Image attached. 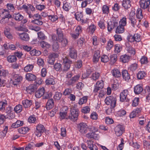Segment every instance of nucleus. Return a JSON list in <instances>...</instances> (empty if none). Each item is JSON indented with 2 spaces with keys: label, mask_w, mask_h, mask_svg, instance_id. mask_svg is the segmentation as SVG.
Here are the masks:
<instances>
[{
  "label": "nucleus",
  "mask_w": 150,
  "mask_h": 150,
  "mask_svg": "<svg viewBox=\"0 0 150 150\" xmlns=\"http://www.w3.org/2000/svg\"><path fill=\"white\" fill-rule=\"evenodd\" d=\"M13 83L14 85H16L22 80V77L18 74H15L13 76Z\"/></svg>",
  "instance_id": "f8f14e48"
},
{
  "label": "nucleus",
  "mask_w": 150,
  "mask_h": 150,
  "mask_svg": "<svg viewBox=\"0 0 150 150\" xmlns=\"http://www.w3.org/2000/svg\"><path fill=\"white\" fill-rule=\"evenodd\" d=\"M90 111V108L88 106H86L82 108L81 111L84 113H88Z\"/></svg>",
  "instance_id": "680f3d73"
},
{
  "label": "nucleus",
  "mask_w": 150,
  "mask_h": 150,
  "mask_svg": "<svg viewBox=\"0 0 150 150\" xmlns=\"http://www.w3.org/2000/svg\"><path fill=\"white\" fill-rule=\"evenodd\" d=\"M100 56V52L99 50L95 51L93 57V62H97L98 61Z\"/></svg>",
  "instance_id": "c756f323"
},
{
  "label": "nucleus",
  "mask_w": 150,
  "mask_h": 150,
  "mask_svg": "<svg viewBox=\"0 0 150 150\" xmlns=\"http://www.w3.org/2000/svg\"><path fill=\"white\" fill-rule=\"evenodd\" d=\"M14 110L16 113L20 112L22 110V105L18 104L16 105L14 108Z\"/></svg>",
  "instance_id": "79ce46f5"
},
{
  "label": "nucleus",
  "mask_w": 150,
  "mask_h": 150,
  "mask_svg": "<svg viewBox=\"0 0 150 150\" xmlns=\"http://www.w3.org/2000/svg\"><path fill=\"white\" fill-rule=\"evenodd\" d=\"M54 68L57 71H60L62 69V65L59 63H56L54 66Z\"/></svg>",
  "instance_id": "de8ad7c7"
},
{
  "label": "nucleus",
  "mask_w": 150,
  "mask_h": 150,
  "mask_svg": "<svg viewBox=\"0 0 150 150\" xmlns=\"http://www.w3.org/2000/svg\"><path fill=\"white\" fill-rule=\"evenodd\" d=\"M141 40L140 36L137 33L135 34L134 36L130 35L128 40L131 42L135 41L137 42H139Z\"/></svg>",
  "instance_id": "ddd939ff"
},
{
  "label": "nucleus",
  "mask_w": 150,
  "mask_h": 150,
  "mask_svg": "<svg viewBox=\"0 0 150 150\" xmlns=\"http://www.w3.org/2000/svg\"><path fill=\"white\" fill-rule=\"evenodd\" d=\"M81 31V28L80 26H78L76 29L75 33H71V35L74 39H76L78 37L79 34Z\"/></svg>",
  "instance_id": "4468645a"
},
{
  "label": "nucleus",
  "mask_w": 150,
  "mask_h": 150,
  "mask_svg": "<svg viewBox=\"0 0 150 150\" xmlns=\"http://www.w3.org/2000/svg\"><path fill=\"white\" fill-rule=\"evenodd\" d=\"M35 148V144L33 142H30L25 146V150H31Z\"/></svg>",
  "instance_id": "473e14b6"
},
{
  "label": "nucleus",
  "mask_w": 150,
  "mask_h": 150,
  "mask_svg": "<svg viewBox=\"0 0 150 150\" xmlns=\"http://www.w3.org/2000/svg\"><path fill=\"white\" fill-rule=\"evenodd\" d=\"M102 11L103 13L108 14L109 13V8L106 5H104L102 7Z\"/></svg>",
  "instance_id": "338daca9"
},
{
  "label": "nucleus",
  "mask_w": 150,
  "mask_h": 150,
  "mask_svg": "<svg viewBox=\"0 0 150 150\" xmlns=\"http://www.w3.org/2000/svg\"><path fill=\"white\" fill-rule=\"evenodd\" d=\"M115 131L116 135L119 136L122 134L124 131V128L122 126L118 125L115 127Z\"/></svg>",
  "instance_id": "9b49d317"
},
{
  "label": "nucleus",
  "mask_w": 150,
  "mask_h": 150,
  "mask_svg": "<svg viewBox=\"0 0 150 150\" xmlns=\"http://www.w3.org/2000/svg\"><path fill=\"white\" fill-rule=\"evenodd\" d=\"M130 23L134 27H135V26H137L139 24V23L141 21V20H139V22H137L136 19H130Z\"/></svg>",
  "instance_id": "6e6d98bb"
},
{
  "label": "nucleus",
  "mask_w": 150,
  "mask_h": 150,
  "mask_svg": "<svg viewBox=\"0 0 150 150\" xmlns=\"http://www.w3.org/2000/svg\"><path fill=\"white\" fill-rule=\"evenodd\" d=\"M29 128L27 127H22L18 129V132L21 134H25L29 130Z\"/></svg>",
  "instance_id": "72a5a7b5"
},
{
  "label": "nucleus",
  "mask_w": 150,
  "mask_h": 150,
  "mask_svg": "<svg viewBox=\"0 0 150 150\" xmlns=\"http://www.w3.org/2000/svg\"><path fill=\"white\" fill-rule=\"evenodd\" d=\"M18 35L21 39L23 40L27 41L29 40V37L28 34L26 33H18Z\"/></svg>",
  "instance_id": "bb28decb"
},
{
  "label": "nucleus",
  "mask_w": 150,
  "mask_h": 150,
  "mask_svg": "<svg viewBox=\"0 0 150 150\" xmlns=\"http://www.w3.org/2000/svg\"><path fill=\"white\" fill-rule=\"evenodd\" d=\"M128 91L127 90H125L121 93L120 94V100L121 102H129V99L127 95H128Z\"/></svg>",
  "instance_id": "20e7f679"
},
{
  "label": "nucleus",
  "mask_w": 150,
  "mask_h": 150,
  "mask_svg": "<svg viewBox=\"0 0 150 150\" xmlns=\"http://www.w3.org/2000/svg\"><path fill=\"white\" fill-rule=\"evenodd\" d=\"M44 91H45L44 88L43 87L41 88L35 92V96L36 98H40L44 95Z\"/></svg>",
  "instance_id": "aec40b11"
},
{
  "label": "nucleus",
  "mask_w": 150,
  "mask_h": 150,
  "mask_svg": "<svg viewBox=\"0 0 150 150\" xmlns=\"http://www.w3.org/2000/svg\"><path fill=\"white\" fill-rule=\"evenodd\" d=\"M101 60L102 62L105 63L108 62L109 60V58L107 55H104L101 57Z\"/></svg>",
  "instance_id": "774afa93"
},
{
  "label": "nucleus",
  "mask_w": 150,
  "mask_h": 150,
  "mask_svg": "<svg viewBox=\"0 0 150 150\" xmlns=\"http://www.w3.org/2000/svg\"><path fill=\"white\" fill-rule=\"evenodd\" d=\"M88 147L91 150H97L96 146L93 144V142L91 141H87Z\"/></svg>",
  "instance_id": "a878e982"
},
{
  "label": "nucleus",
  "mask_w": 150,
  "mask_h": 150,
  "mask_svg": "<svg viewBox=\"0 0 150 150\" xmlns=\"http://www.w3.org/2000/svg\"><path fill=\"white\" fill-rule=\"evenodd\" d=\"M99 76L100 74L99 73L95 72L92 74L91 76V78L93 80L96 81L97 79H98Z\"/></svg>",
  "instance_id": "bf43d9fd"
},
{
  "label": "nucleus",
  "mask_w": 150,
  "mask_h": 150,
  "mask_svg": "<svg viewBox=\"0 0 150 150\" xmlns=\"http://www.w3.org/2000/svg\"><path fill=\"white\" fill-rule=\"evenodd\" d=\"M113 42L111 40H110L108 42L107 46L106 47L107 50H109L113 47Z\"/></svg>",
  "instance_id": "e2e57ef3"
},
{
  "label": "nucleus",
  "mask_w": 150,
  "mask_h": 150,
  "mask_svg": "<svg viewBox=\"0 0 150 150\" xmlns=\"http://www.w3.org/2000/svg\"><path fill=\"white\" fill-rule=\"evenodd\" d=\"M0 16L2 19L8 18L9 19L12 17L9 12L5 9H2L0 11Z\"/></svg>",
  "instance_id": "9d476101"
},
{
  "label": "nucleus",
  "mask_w": 150,
  "mask_h": 150,
  "mask_svg": "<svg viewBox=\"0 0 150 150\" xmlns=\"http://www.w3.org/2000/svg\"><path fill=\"white\" fill-rule=\"evenodd\" d=\"M136 16L138 19H142L143 15L142 10L141 9H138L137 11Z\"/></svg>",
  "instance_id": "3c124183"
},
{
  "label": "nucleus",
  "mask_w": 150,
  "mask_h": 150,
  "mask_svg": "<svg viewBox=\"0 0 150 150\" xmlns=\"http://www.w3.org/2000/svg\"><path fill=\"white\" fill-rule=\"evenodd\" d=\"M126 19H120L119 21V25L117 27L115 33H121L124 31V26L126 24Z\"/></svg>",
  "instance_id": "f03ea898"
},
{
  "label": "nucleus",
  "mask_w": 150,
  "mask_h": 150,
  "mask_svg": "<svg viewBox=\"0 0 150 150\" xmlns=\"http://www.w3.org/2000/svg\"><path fill=\"white\" fill-rule=\"evenodd\" d=\"M30 54L32 56H39L41 54L40 51L36 50V49H33L30 52Z\"/></svg>",
  "instance_id": "37998d69"
},
{
  "label": "nucleus",
  "mask_w": 150,
  "mask_h": 150,
  "mask_svg": "<svg viewBox=\"0 0 150 150\" xmlns=\"http://www.w3.org/2000/svg\"><path fill=\"white\" fill-rule=\"evenodd\" d=\"M62 96V93L60 92H57L55 93L54 96V99L57 100H59L61 98Z\"/></svg>",
  "instance_id": "864d4df0"
},
{
  "label": "nucleus",
  "mask_w": 150,
  "mask_h": 150,
  "mask_svg": "<svg viewBox=\"0 0 150 150\" xmlns=\"http://www.w3.org/2000/svg\"><path fill=\"white\" fill-rule=\"evenodd\" d=\"M130 59V57L126 54L121 55L120 58V61L123 63L128 62Z\"/></svg>",
  "instance_id": "b1692460"
},
{
  "label": "nucleus",
  "mask_w": 150,
  "mask_h": 150,
  "mask_svg": "<svg viewBox=\"0 0 150 150\" xmlns=\"http://www.w3.org/2000/svg\"><path fill=\"white\" fill-rule=\"evenodd\" d=\"M45 128L42 125H38L36 126L35 135L38 137H40L42 134L45 131Z\"/></svg>",
  "instance_id": "423d86ee"
},
{
  "label": "nucleus",
  "mask_w": 150,
  "mask_h": 150,
  "mask_svg": "<svg viewBox=\"0 0 150 150\" xmlns=\"http://www.w3.org/2000/svg\"><path fill=\"white\" fill-rule=\"evenodd\" d=\"M96 85L99 88L102 89L103 87L104 83L103 81H98L96 83Z\"/></svg>",
  "instance_id": "0e129e2a"
},
{
  "label": "nucleus",
  "mask_w": 150,
  "mask_h": 150,
  "mask_svg": "<svg viewBox=\"0 0 150 150\" xmlns=\"http://www.w3.org/2000/svg\"><path fill=\"white\" fill-rule=\"evenodd\" d=\"M52 39L54 42V44L52 45L53 49L54 51H56L59 50V46L58 43L57 42V38L54 34L52 35Z\"/></svg>",
  "instance_id": "1a4fd4ad"
},
{
  "label": "nucleus",
  "mask_w": 150,
  "mask_h": 150,
  "mask_svg": "<svg viewBox=\"0 0 150 150\" xmlns=\"http://www.w3.org/2000/svg\"><path fill=\"white\" fill-rule=\"evenodd\" d=\"M87 100V97L86 96H83L81 98L79 101L78 103L80 105H82L83 104L86 103Z\"/></svg>",
  "instance_id": "49530a36"
},
{
  "label": "nucleus",
  "mask_w": 150,
  "mask_h": 150,
  "mask_svg": "<svg viewBox=\"0 0 150 150\" xmlns=\"http://www.w3.org/2000/svg\"><path fill=\"white\" fill-rule=\"evenodd\" d=\"M58 55L55 53L50 54L49 56L48 63L51 65H53L55 61V58L57 57Z\"/></svg>",
  "instance_id": "f3484780"
},
{
  "label": "nucleus",
  "mask_w": 150,
  "mask_h": 150,
  "mask_svg": "<svg viewBox=\"0 0 150 150\" xmlns=\"http://www.w3.org/2000/svg\"><path fill=\"white\" fill-rule=\"evenodd\" d=\"M112 76L115 78H118L121 76L120 70L117 69H114L111 71Z\"/></svg>",
  "instance_id": "393cba45"
},
{
  "label": "nucleus",
  "mask_w": 150,
  "mask_h": 150,
  "mask_svg": "<svg viewBox=\"0 0 150 150\" xmlns=\"http://www.w3.org/2000/svg\"><path fill=\"white\" fill-rule=\"evenodd\" d=\"M145 76V73L144 71H139L137 74V78L138 79H141L143 78Z\"/></svg>",
  "instance_id": "603ef678"
},
{
  "label": "nucleus",
  "mask_w": 150,
  "mask_h": 150,
  "mask_svg": "<svg viewBox=\"0 0 150 150\" xmlns=\"http://www.w3.org/2000/svg\"><path fill=\"white\" fill-rule=\"evenodd\" d=\"M122 75L124 79L127 81H128L130 79V76L128 71L123 70L122 72Z\"/></svg>",
  "instance_id": "a211bd4d"
},
{
  "label": "nucleus",
  "mask_w": 150,
  "mask_h": 150,
  "mask_svg": "<svg viewBox=\"0 0 150 150\" xmlns=\"http://www.w3.org/2000/svg\"><path fill=\"white\" fill-rule=\"evenodd\" d=\"M45 83L47 85H54L55 83V81L54 79L52 78H48L45 81Z\"/></svg>",
  "instance_id": "f704fd0d"
},
{
  "label": "nucleus",
  "mask_w": 150,
  "mask_h": 150,
  "mask_svg": "<svg viewBox=\"0 0 150 150\" xmlns=\"http://www.w3.org/2000/svg\"><path fill=\"white\" fill-rule=\"evenodd\" d=\"M71 7L70 3L66 2L64 4L63 6V9L66 11H69Z\"/></svg>",
  "instance_id": "c03bdc74"
},
{
  "label": "nucleus",
  "mask_w": 150,
  "mask_h": 150,
  "mask_svg": "<svg viewBox=\"0 0 150 150\" xmlns=\"http://www.w3.org/2000/svg\"><path fill=\"white\" fill-rule=\"evenodd\" d=\"M74 65L76 68L79 69L81 68L82 65V61L80 60L78 61L75 63Z\"/></svg>",
  "instance_id": "13d9d810"
},
{
  "label": "nucleus",
  "mask_w": 150,
  "mask_h": 150,
  "mask_svg": "<svg viewBox=\"0 0 150 150\" xmlns=\"http://www.w3.org/2000/svg\"><path fill=\"white\" fill-rule=\"evenodd\" d=\"M143 89L142 85L140 84H138L134 87V91L136 94H138L141 93Z\"/></svg>",
  "instance_id": "4be33fe9"
},
{
  "label": "nucleus",
  "mask_w": 150,
  "mask_h": 150,
  "mask_svg": "<svg viewBox=\"0 0 150 150\" xmlns=\"http://www.w3.org/2000/svg\"><path fill=\"white\" fill-rule=\"evenodd\" d=\"M54 102L52 98L48 99L46 103V108L47 110H50L54 106Z\"/></svg>",
  "instance_id": "412c9836"
},
{
  "label": "nucleus",
  "mask_w": 150,
  "mask_h": 150,
  "mask_svg": "<svg viewBox=\"0 0 150 150\" xmlns=\"http://www.w3.org/2000/svg\"><path fill=\"white\" fill-rule=\"evenodd\" d=\"M118 25V21L116 19H110V21L108 22V30L111 31L115 27Z\"/></svg>",
  "instance_id": "39448f33"
},
{
  "label": "nucleus",
  "mask_w": 150,
  "mask_h": 150,
  "mask_svg": "<svg viewBox=\"0 0 150 150\" xmlns=\"http://www.w3.org/2000/svg\"><path fill=\"white\" fill-rule=\"evenodd\" d=\"M126 48L128 52L131 55H134L135 54V49L132 47L127 45Z\"/></svg>",
  "instance_id": "4c0bfd02"
},
{
  "label": "nucleus",
  "mask_w": 150,
  "mask_h": 150,
  "mask_svg": "<svg viewBox=\"0 0 150 150\" xmlns=\"http://www.w3.org/2000/svg\"><path fill=\"white\" fill-rule=\"evenodd\" d=\"M36 121V118L34 115L30 116L28 119V121L30 123H35Z\"/></svg>",
  "instance_id": "5fc2aeb1"
},
{
  "label": "nucleus",
  "mask_w": 150,
  "mask_h": 150,
  "mask_svg": "<svg viewBox=\"0 0 150 150\" xmlns=\"http://www.w3.org/2000/svg\"><path fill=\"white\" fill-rule=\"evenodd\" d=\"M116 98L112 96L108 97L105 99V101L107 105H110L111 108H114L116 105Z\"/></svg>",
  "instance_id": "f257e3e1"
},
{
  "label": "nucleus",
  "mask_w": 150,
  "mask_h": 150,
  "mask_svg": "<svg viewBox=\"0 0 150 150\" xmlns=\"http://www.w3.org/2000/svg\"><path fill=\"white\" fill-rule=\"evenodd\" d=\"M57 34L58 35V40H61L63 37V35L62 31L60 28H58L56 30Z\"/></svg>",
  "instance_id": "a19ab883"
},
{
  "label": "nucleus",
  "mask_w": 150,
  "mask_h": 150,
  "mask_svg": "<svg viewBox=\"0 0 150 150\" xmlns=\"http://www.w3.org/2000/svg\"><path fill=\"white\" fill-rule=\"evenodd\" d=\"M110 59L112 63H115L117 60V55L116 54H113L110 55Z\"/></svg>",
  "instance_id": "09e8293b"
},
{
  "label": "nucleus",
  "mask_w": 150,
  "mask_h": 150,
  "mask_svg": "<svg viewBox=\"0 0 150 150\" xmlns=\"http://www.w3.org/2000/svg\"><path fill=\"white\" fill-rule=\"evenodd\" d=\"M139 4L141 7L145 9L149 5L150 0L147 1L146 0H141L139 1Z\"/></svg>",
  "instance_id": "dca6fc26"
},
{
  "label": "nucleus",
  "mask_w": 150,
  "mask_h": 150,
  "mask_svg": "<svg viewBox=\"0 0 150 150\" xmlns=\"http://www.w3.org/2000/svg\"><path fill=\"white\" fill-rule=\"evenodd\" d=\"M40 45L42 48H49L50 46V44L44 41H41L40 43Z\"/></svg>",
  "instance_id": "8fccbe9b"
},
{
  "label": "nucleus",
  "mask_w": 150,
  "mask_h": 150,
  "mask_svg": "<svg viewBox=\"0 0 150 150\" xmlns=\"http://www.w3.org/2000/svg\"><path fill=\"white\" fill-rule=\"evenodd\" d=\"M7 60L9 63H13L16 62L17 60V58L14 55H9L7 57Z\"/></svg>",
  "instance_id": "2f4dec72"
},
{
  "label": "nucleus",
  "mask_w": 150,
  "mask_h": 150,
  "mask_svg": "<svg viewBox=\"0 0 150 150\" xmlns=\"http://www.w3.org/2000/svg\"><path fill=\"white\" fill-rule=\"evenodd\" d=\"M23 121L18 120L15 123H13L11 125V127L13 128H16L23 125Z\"/></svg>",
  "instance_id": "7c9ffc66"
},
{
  "label": "nucleus",
  "mask_w": 150,
  "mask_h": 150,
  "mask_svg": "<svg viewBox=\"0 0 150 150\" xmlns=\"http://www.w3.org/2000/svg\"><path fill=\"white\" fill-rule=\"evenodd\" d=\"M72 92L71 89L67 88L63 92V94L65 96H69L71 94Z\"/></svg>",
  "instance_id": "052dcab7"
},
{
  "label": "nucleus",
  "mask_w": 150,
  "mask_h": 150,
  "mask_svg": "<svg viewBox=\"0 0 150 150\" xmlns=\"http://www.w3.org/2000/svg\"><path fill=\"white\" fill-rule=\"evenodd\" d=\"M37 87L36 85L32 84L26 88V91L28 93H31L34 92L37 89Z\"/></svg>",
  "instance_id": "6ab92c4d"
},
{
  "label": "nucleus",
  "mask_w": 150,
  "mask_h": 150,
  "mask_svg": "<svg viewBox=\"0 0 150 150\" xmlns=\"http://www.w3.org/2000/svg\"><path fill=\"white\" fill-rule=\"evenodd\" d=\"M70 111L71 114L68 117L66 118V119L68 118L70 120L76 119L78 116V110L73 108H71Z\"/></svg>",
  "instance_id": "0eeeda50"
},
{
  "label": "nucleus",
  "mask_w": 150,
  "mask_h": 150,
  "mask_svg": "<svg viewBox=\"0 0 150 150\" xmlns=\"http://www.w3.org/2000/svg\"><path fill=\"white\" fill-rule=\"evenodd\" d=\"M97 136V135L93 132L88 133L86 135V137L88 139H95Z\"/></svg>",
  "instance_id": "ea45409f"
},
{
  "label": "nucleus",
  "mask_w": 150,
  "mask_h": 150,
  "mask_svg": "<svg viewBox=\"0 0 150 150\" xmlns=\"http://www.w3.org/2000/svg\"><path fill=\"white\" fill-rule=\"evenodd\" d=\"M80 77V75L79 74L76 75L67 80L66 81L67 84L68 86H73V85L78 81Z\"/></svg>",
  "instance_id": "6e6552de"
},
{
  "label": "nucleus",
  "mask_w": 150,
  "mask_h": 150,
  "mask_svg": "<svg viewBox=\"0 0 150 150\" xmlns=\"http://www.w3.org/2000/svg\"><path fill=\"white\" fill-rule=\"evenodd\" d=\"M26 79L29 81L35 80L36 79V76L34 74L31 73H27L25 76Z\"/></svg>",
  "instance_id": "c85d7f7f"
},
{
  "label": "nucleus",
  "mask_w": 150,
  "mask_h": 150,
  "mask_svg": "<svg viewBox=\"0 0 150 150\" xmlns=\"http://www.w3.org/2000/svg\"><path fill=\"white\" fill-rule=\"evenodd\" d=\"M77 127L80 132L82 134H85L87 132L88 127L86 123H81L78 125Z\"/></svg>",
  "instance_id": "7ed1b4c3"
},
{
  "label": "nucleus",
  "mask_w": 150,
  "mask_h": 150,
  "mask_svg": "<svg viewBox=\"0 0 150 150\" xmlns=\"http://www.w3.org/2000/svg\"><path fill=\"white\" fill-rule=\"evenodd\" d=\"M22 103L24 107L26 108H28L30 107L33 104V101L32 100H29L28 99L23 100L22 102Z\"/></svg>",
  "instance_id": "5701e85b"
},
{
  "label": "nucleus",
  "mask_w": 150,
  "mask_h": 150,
  "mask_svg": "<svg viewBox=\"0 0 150 150\" xmlns=\"http://www.w3.org/2000/svg\"><path fill=\"white\" fill-rule=\"evenodd\" d=\"M58 40L61 43L62 46L63 47H65L67 44V40L65 38H64L63 37H62L61 40L58 39Z\"/></svg>",
  "instance_id": "58836bf2"
},
{
  "label": "nucleus",
  "mask_w": 150,
  "mask_h": 150,
  "mask_svg": "<svg viewBox=\"0 0 150 150\" xmlns=\"http://www.w3.org/2000/svg\"><path fill=\"white\" fill-rule=\"evenodd\" d=\"M70 57L72 59H75L77 56L76 51L74 47L70 46L69 47Z\"/></svg>",
  "instance_id": "2eb2a0df"
},
{
  "label": "nucleus",
  "mask_w": 150,
  "mask_h": 150,
  "mask_svg": "<svg viewBox=\"0 0 150 150\" xmlns=\"http://www.w3.org/2000/svg\"><path fill=\"white\" fill-rule=\"evenodd\" d=\"M140 112V110L139 109H136L135 111H132L129 115L130 118H134V117L138 116V114Z\"/></svg>",
  "instance_id": "c9c22d12"
},
{
  "label": "nucleus",
  "mask_w": 150,
  "mask_h": 150,
  "mask_svg": "<svg viewBox=\"0 0 150 150\" xmlns=\"http://www.w3.org/2000/svg\"><path fill=\"white\" fill-rule=\"evenodd\" d=\"M138 68V65L136 63L132 64L129 67L130 69L133 71H135Z\"/></svg>",
  "instance_id": "69168bd1"
},
{
  "label": "nucleus",
  "mask_w": 150,
  "mask_h": 150,
  "mask_svg": "<svg viewBox=\"0 0 150 150\" xmlns=\"http://www.w3.org/2000/svg\"><path fill=\"white\" fill-rule=\"evenodd\" d=\"M115 51L117 53L120 52L122 49V47L119 44L115 45Z\"/></svg>",
  "instance_id": "4d7b16f0"
},
{
  "label": "nucleus",
  "mask_w": 150,
  "mask_h": 150,
  "mask_svg": "<svg viewBox=\"0 0 150 150\" xmlns=\"http://www.w3.org/2000/svg\"><path fill=\"white\" fill-rule=\"evenodd\" d=\"M7 105V102L6 100L4 101L0 102V110H4L5 109V108Z\"/></svg>",
  "instance_id": "a18cd8bd"
},
{
  "label": "nucleus",
  "mask_w": 150,
  "mask_h": 150,
  "mask_svg": "<svg viewBox=\"0 0 150 150\" xmlns=\"http://www.w3.org/2000/svg\"><path fill=\"white\" fill-rule=\"evenodd\" d=\"M130 0H123L122 6L126 9H128L131 6Z\"/></svg>",
  "instance_id": "cd10ccee"
},
{
  "label": "nucleus",
  "mask_w": 150,
  "mask_h": 150,
  "mask_svg": "<svg viewBox=\"0 0 150 150\" xmlns=\"http://www.w3.org/2000/svg\"><path fill=\"white\" fill-rule=\"evenodd\" d=\"M34 68V66L33 64H28L24 68V70L25 71L28 72L32 71Z\"/></svg>",
  "instance_id": "e433bc0d"
}]
</instances>
